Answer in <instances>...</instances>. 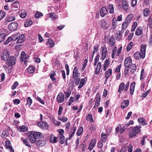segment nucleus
<instances>
[{
	"mask_svg": "<svg viewBox=\"0 0 152 152\" xmlns=\"http://www.w3.org/2000/svg\"><path fill=\"white\" fill-rule=\"evenodd\" d=\"M146 45L142 44L141 45L140 51H137L134 54V58L137 60L143 59L145 56Z\"/></svg>",
	"mask_w": 152,
	"mask_h": 152,
	"instance_id": "1",
	"label": "nucleus"
},
{
	"mask_svg": "<svg viewBox=\"0 0 152 152\" xmlns=\"http://www.w3.org/2000/svg\"><path fill=\"white\" fill-rule=\"evenodd\" d=\"M42 133L40 132H32L29 135V139L32 143H34L36 141L37 138L41 137Z\"/></svg>",
	"mask_w": 152,
	"mask_h": 152,
	"instance_id": "2",
	"label": "nucleus"
},
{
	"mask_svg": "<svg viewBox=\"0 0 152 152\" xmlns=\"http://www.w3.org/2000/svg\"><path fill=\"white\" fill-rule=\"evenodd\" d=\"M132 64V58L129 57H127L125 59L124 62V66H125L124 74L125 75L128 74V72L130 69V67Z\"/></svg>",
	"mask_w": 152,
	"mask_h": 152,
	"instance_id": "3",
	"label": "nucleus"
},
{
	"mask_svg": "<svg viewBox=\"0 0 152 152\" xmlns=\"http://www.w3.org/2000/svg\"><path fill=\"white\" fill-rule=\"evenodd\" d=\"M16 59L13 56H11L7 59V61L6 64L7 65H8L6 67H9V69L11 68L12 66L14 65L15 63ZM9 72H10L11 70L9 69Z\"/></svg>",
	"mask_w": 152,
	"mask_h": 152,
	"instance_id": "4",
	"label": "nucleus"
},
{
	"mask_svg": "<svg viewBox=\"0 0 152 152\" xmlns=\"http://www.w3.org/2000/svg\"><path fill=\"white\" fill-rule=\"evenodd\" d=\"M140 126H136L133 127L131 131L129 132V137H132L136 136L137 134H138L140 131Z\"/></svg>",
	"mask_w": 152,
	"mask_h": 152,
	"instance_id": "5",
	"label": "nucleus"
},
{
	"mask_svg": "<svg viewBox=\"0 0 152 152\" xmlns=\"http://www.w3.org/2000/svg\"><path fill=\"white\" fill-rule=\"evenodd\" d=\"M10 56L9 52L6 50H3L0 54L1 59L4 61H7Z\"/></svg>",
	"mask_w": 152,
	"mask_h": 152,
	"instance_id": "6",
	"label": "nucleus"
},
{
	"mask_svg": "<svg viewBox=\"0 0 152 152\" xmlns=\"http://www.w3.org/2000/svg\"><path fill=\"white\" fill-rule=\"evenodd\" d=\"M129 6L128 3L125 0H123L122 1L121 4H119L118 6V9L121 10L123 9L125 11H127Z\"/></svg>",
	"mask_w": 152,
	"mask_h": 152,
	"instance_id": "7",
	"label": "nucleus"
},
{
	"mask_svg": "<svg viewBox=\"0 0 152 152\" xmlns=\"http://www.w3.org/2000/svg\"><path fill=\"white\" fill-rule=\"evenodd\" d=\"M129 85V82H127L125 85V86L124 83H122L119 85L118 92L121 93L124 90L125 91H126L128 89Z\"/></svg>",
	"mask_w": 152,
	"mask_h": 152,
	"instance_id": "8",
	"label": "nucleus"
},
{
	"mask_svg": "<svg viewBox=\"0 0 152 152\" xmlns=\"http://www.w3.org/2000/svg\"><path fill=\"white\" fill-rule=\"evenodd\" d=\"M18 26V24L17 23H12L9 25L8 26V29L10 31H15L17 30Z\"/></svg>",
	"mask_w": 152,
	"mask_h": 152,
	"instance_id": "9",
	"label": "nucleus"
},
{
	"mask_svg": "<svg viewBox=\"0 0 152 152\" xmlns=\"http://www.w3.org/2000/svg\"><path fill=\"white\" fill-rule=\"evenodd\" d=\"M37 125L40 128L43 129H47L48 128V125L45 122H39L37 123Z\"/></svg>",
	"mask_w": 152,
	"mask_h": 152,
	"instance_id": "10",
	"label": "nucleus"
},
{
	"mask_svg": "<svg viewBox=\"0 0 152 152\" xmlns=\"http://www.w3.org/2000/svg\"><path fill=\"white\" fill-rule=\"evenodd\" d=\"M28 58V56L26 54L24 51H22L21 53V58L20 59V62L24 61V64L26 63V60Z\"/></svg>",
	"mask_w": 152,
	"mask_h": 152,
	"instance_id": "11",
	"label": "nucleus"
},
{
	"mask_svg": "<svg viewBox=\"0 0 152 152\" xmlns=\"http://www.w3.org/2000/svg\"><path fill=\"white\" fill-rule=\"evenodd\" d=\"M99 23L101 27L103 29L107 30L108 28L107 23L105 20H101Z\"/></svg>",
	"mask_w": 152,
	"mask_h": 152,
	"instance_id": "12",
	"label": "nucleus"
},
{
	"mask_svg": "<svg viewBox=\"0 0 152 152\" xmlns=\"http://www.w3.org/2000/svg\"><path fill=\"white\" fill-rule=\"evenodd\" d=\"M56 99L58 102H63L64 101V95L62 93L59 94L57 96Z\"/></svg>",
	"mask_w": 152,
	"mask_h": 152,
	"instance_id": "13",
	"label": "nucleus"
},
{
	"mask_svg": "<svg viewBox=\"0 0 152 152\" xmlns=\"http://www.w3.org/2000/svg\"><path fill=\"white\" fill-rule=\"evenodd\" d=\"M50 77L53 82V83L55 84L56 83V80L55 77L56 74L54 71L51 72L50 74Z\"/></svg>",
	"mask_w": 152,
	"mask_h": 152,
	"instance_id": "14",
	"label": "nucleus"
},
{
	"mask_svg": "<svg viewBox=\"0 0 152 152\" xmlns=\"http://www.w3.org/2000/svg\"><path fill=\"white\" fill-rule=\"evenodd\" d=\"M107 13V8L105 7H102L100 10V14L102 17H104Z\"/></svg>",
	"mask_w": 152,
	"mask_h": 152,
	"instance_id": "15",
	"label": "nucleus"
},
{
	"mask_svg": "<svg viewBox=\"0 0 152 152\" xmlns=\"http://www.w3.org/2000/svg\"><path fill=\"white\" fill-rule=\"evenodd\" d=\"M102 60H103L104 59L106 56L107 53V49L105 46L102 47Z\"/></svg>",
	"mask_w": 152,
	"mask_h": 152,
	"instance_id": "16",
	"label": "nucleus"
},
{
	"mask_svg": "<svg viewBox=\"0 0 152 152\" xmlns=\"http://www.w3.org/2000/svg\"><path fill=\"white\" fill-rule=\"evenodd\" d=\"M122 31H118L116 33L115 37L117 40L120 41L122 37Z\"/></svg>",
	"mask_w": 152,
	"mask_h": 152,
	"instance_id": "17",
	"label": "nucleus"
},
{
	"mask_svg": "<svg viewBox=\"0 0 152 152\" xmlns=\"http://www.w3.org/2000/svg\"><path fill=\"white\" fill-rule=\"evenodd\" d=\"M129 104V101L128 100H124L121 103V107L123 109H124L127 107Z\"/></svg>",
	"mask_w": 152,
	"mask_h": 152,
	"instance_id": "18",
	"label": "nucleus"
},
{
	"mask_svg": "<svg viewBox=\"0 0 152 152\" xmlns=\"http://www.w3.org/2000/svg\"><path fill=\"white\" fill-rule=\"evenodd\" d=\"M95 99H96L95 103L94 106V108H96L99 106L100 105V102L101 100V98L97 94L96 96Z\"/></svg>",
	"mask_w": 152,
	"mask_h": 152,
	"instance_id": "19",
	"label": "nucleus"
},
{
	"mask_svg": "<svg viewBox=\"0 0 152 152\" xmlns=\"http://www.w3.org/2000/svg\"><path fill=\"white\" fill-rule=\"evenodd\" d=\"M58 139L59 140V142L61 144L64 143L65 141V137L63 134H60L57 137Z\"/></svg>",
	"mask_w": 152,
	"mask_h": 152,
	"instance_id": "20",
	"label": "nucleus"
},
{
	"mask_svg": "<svg viewBox=\"0 0 152 152\" xmlns=\"http://www.w3.org/2000/svg\"><path fill=\"white\" fill-rule=\"evenodd\" d=\"M130 66V72L131 74H132L134 73L137 70L136 65L134 64H132Z\"/></svg>",
	"mask_w": 152,
	"mask_h": 152,
	"instance_id": "21",
	"label": "nucleus"
},
{
	"mask_svg": "<svg viewBox=\"0 0 152 152\" xmlns=\"http://www.w3.org/2000/svg\"><path fill=\"white\" fill-rule=\"evenodd\" d=\"M56 138L53 134H51L50 137V142L51 143H56L57 142Z\"/></svg>",
	"mask_w": 152,
	"mask_h": 152,
	"instance_id": "22",
	"label": "nucleus"
},
{
	"mask_svg": "<svg viewBox=\"0 0 152 152\" xmlns=\"http://www.w3.org/2000/svg\"><path fill=\"white\" fill-rule=\"evenodd\" d=\"M76 129V127L73 126V129H71L70 130V134L69 135V140H71L74 135Z\"/></svg>",
	"mask_w": 152,
	"mask_h": 152,
	"instance_id": "23",
	"label": "nucleus"
},
{
	"mask_svg": "<svg viewBox=\"0 0 152 152\" xmlns=\"http://www.w3.org/2000/svg\"><path fill=\"white\" fill-rule=\"evenodd\" d=\"M101 64H102L100 62H99L98 63L95 72V75H97L99 74L101 68Z\"/></svg>",
	"mask_w": 152,
	"mask_h": 152,
	"instance_id": "24",
	"label": "nucleus"
},
{
	"mask_svg": "<svg viewBox=\"0 0 152 152\" xmlns=\"http://www.w3.org/2000/svg\"><path fill=\"white\" fill-rule=\"evenodd\" d=\"M112 73V69H108L106 71L104 74L105 77L108 78Z\"/></svg>",
	"mask_w": 152,
	"mask_h": 152,
	"instance_id": "25",
	"label": "nucleus"
},
{
	"mask_svg": "<svg viewBox=\"0 0 152 152\" xmlns=\"http://www.w3.org/2000/svg\"><path fill=\"white\" fill-rule=\"evenodd\" d=\"M110 64V61L109 59H107L105 61L103 66L104 71H105L107 69Z\"/></svg>",
	"mask_w": 152,
	"mask_h": 152,
	"instance_id": "26",
	"label": "nucleus"
},
{
	"mask_svg": "<svg viewBox=\"0 0 152 152\" xmlns=\"http://www.w3.org/2000/svg\"><path fill=\"white\" fill-rule=\"evenodd\" d=\"M107 43L108 44H110L111 46H113L115 44V39L113 37H111L108 39Z\"/></svg>",
	"mask_w": 152,
	"mask_h": 152,
	"instance_id": "27",
	"label": "nucleus"
},
{
	"mask_svg": "<svg viewBox=\"0 0 152 152\" xmlns=\"http://www.w3.org/2000/svg\"><path fill=\"white\" fill-rule=\"evenodd\" d=\"M142 28L140 27H138L136 30L135 34L137 35H140L142 33Z\"/></svg>",
	"mask_w": 152,
	"mask_h": 152,
	"instance_id": "28",
	"label": "nucleus"
},
{
	"mask_svg": "<svg viewBox=\"0 0 152 152\" xmlns=\"http://www.w3.org/2000/svg\"><path fill=\"white\" fill-rule=\"evenodd\" d=\"M117 21L115 18H114L112 20V28L113 29H115L117 26Z\"/></svg>",
	"mask_w": 152,
	"mask_h": 152,
	"instance_id": "29",
	"label": "nucleus"
},
{
	"mask_svg": "<svg viewBox=\"0 0 152 152\" xmlns=\"http://www.w3.org/2000/svg\"><path fill=\"white\" fill-rule=\"evenodd\" d=\"M54 42L50 38L48 39V41L46 42V44L47 45H50L51 48L54 46Z\"/></svg>",
	"mask_w": 152,
	"mask_h": 152,
	"instance_id": "30",
	"label": "nucleus"
},
{
	"mask_svg": "<svg viewBox=\"0 0 152 152\" xmlns=\"http://www.w3.org/2000/svg\"><path fill=\"white\" fill-rule=\"evenodd\" d=\"M150 11L147 8H145L144 9L143 11V14L144 16L147 17L149 15Z\"/></svg>",
	"mask_w": 152,
	"mask_h": 152,
	"instance_id": "31",
	"label": "nucleus"
},
{
	"mask_svg": "<svg viewBox=\"0 0 152 152\" xmlns=\"http://www.w3.org/2000/svg\"><path fill=\"white\" fill-rule=\"evenodd\" d=\"M138 122L140 123H141L143 125H145L146 124V122L145 120L142 118H139L138 119Z\"/></svg>",
	"mask_w": 152,
	"mask_h": 152,
	"instance_id": "32",
	"label": "nucleus"
},
{
	"mask_svg": "<svg viewBox=\"0 0 152 152\" xmlns=\"http://www.w3.org/2000/svg\"><path fill=\"white\" fill-rule=\"evenodd\" d=\"M20 37V34L18 33L15 35H14L12 37V40L13 41H15L19 39Z\"/></svg>",
	"mask_w": 152,
	"mask_h": 152,
	"instance_id": "33",
	"label": "nucleus"
},
{
	"mask_svg": "<svg viewBox=\"0 0 152 152\" xmlns=\"http://www.w3.org/2000/svg\"><path fill=\"white\" fill-rule=\"evenodd\" d=\"M129 23L127 22V21L125 20V21L122 24V30H125Z\"/></svg>",
	"mask_w": 152,
	"mask_h": 152,
	"instance_id": "34",
	"label": "nucleus"
},
{
	"mask_svg": "<svg viewBox=\"0 0 152 152\" xmlns=\"http://www.w3.org/2000/svg\"><path fill=\"white\" fill-rule=\"evenodd\" d=\"M32 24L31 21L30 20H27L25 23L24 26L26 27L31 25Z\"/></svg>",
	"mask_w": 152,
	"mask_h": 152,
	"instance_id": "35",
	"label": "nucleus"
},
{
	"mask_svg": "<svg viewBox=\"0 0 152 152\" xmlns=\"http://www.w3.org/2000/svg\"><path fill=\"white\" fill-rule=\"evenodd\" d=\"M86 119L87 121H89L91 122H92L93 121V120L92 115L91 114H88L86 118Z\"/></svg>",
	"mask_w": 152,
	"mask_h": 152,
	"instance_id": "36",
	"label": "nucleus"
},
{
	"mask_svg": "<svg viewBox=\"0 0 152 152\" xmlns=\"http://www.w3.org/2000/svg\"><path fill=\"white\" fill-rule=\"evenodd\" d=\"M6 35L5 34H0V43L3 41L5 39Z\"/></svg>",
	"mask_w": 152,
	"mask_h": 152,
	"instance_id": "37",
	"label": "nucleus"
},
{
	"mask_svg": "<svg viewBox=\"0 0 152 152\" xmlns=\"http://www.w3.org/2000/svg\"><path fill=\"white\" fill-rule=\"evenodd\" d=\"M15 18L13 16H9L8 17L6 20L7 22H11L15 20Z\"/></svg>",
	"mask_w": 152,
	"mask_h": 152,
	"instance_id": "38",
	"label": "nucleus"
},
{
	"mask_svg": "<svg viewBox=\"0 0 152 152\" xmlns=\"http://www.w3.org/2000/svg\"><path fill=\"white\" fill-rule=\"evenodd\" d=\"M83 130V127L82 126H81L78 128L77 132V135L78 136H80Z\"/></svg>",
	"mask_w": 152,
	"mask_h": 152,
	"instance_id": "39",
	"label": "nucleus"
},
{
	"mask_svg": "<svg viewBox=\"0 0 152 152\" xmlns=\"http://www.w3.org/2000/svg\"><path fill=\"white\" fill-rule=\"evenodd\" d=\"M85 84V80L84 79L82 78L81 79L80 85L78 87V88L80 89Z\"/></svg>",
	"mask_w": 152,
	"mask_h": 152,
	"instance_id": "40",
	"label": "nucleus"
},
{
	"mask_svg": "<svg viewBox=\"0 0 152 152\" xmlns=\"http://www.w3.org/2000/svg\"><path fill=\"white\" fill-rule=\"evenodd\" d=\"M43 15L42 13L39 12H37L34 15V17L36 18H39L40 17L43 16Z\"/></svg>",
	"mask_w": 152,
	"mask_h": 152,
	"instance_id": "41",
	"label": "nucleus"
},
{
	"mask_svg": "<svg viewBox=\"0 0 152 152\" xmlns=\"http://www.w3.org/2000/svg\"><path fill=\"white\" fill-rule=\"evenodd\" d=\"M108 9H110V12L112 13L114 12V9L113 6V4H109L108 6Z\"/></svg>",
	"mask_w": 152,
	"mask_h": 152,
	"instance_id": "42",
	"label": "nucleus"
},
{
	"mask_svg": "<svg viewBox=\"0 0 152 152\" xmlns=\"http://www.w3.org/2000/svg\"><path fill=\"white\" fill-rule=\"evenodd\" d=\"M6 13L3 10H1L0 11V20L4 17Z\"/></svg>",
	"mask_w": 152,
	"mask_h": 152,
	"instance_id": "43",
	"label": "nucleus"
},
{
	"mask_svg": "<svg viewBox=\"0 0 152 152\" xmlns=\"http://www.w3.org/2000/svg\"><path fill=\"white\" fill-rule=\"evenodd\" d=\"M137 25V23L136 22H135L132 25V29L131 31L132 32L134 31L136 28Z\"/></svg>",
	"mask_w": 152,
	"mask_h": 152,
	"instance_id": "44",
	"label": "nucleus"
},
{
	"mask_svg": "<svg viewBox=\"0 0 152 152\" xmlns=\"http://www.w3.org/2000/svg\"><path fill=\"white\" fill-rule=\"evenodd\" d=\"M101 139L103 142H105L106 140L107 135L102 133L101 135Z\"/></svg>",
	"mask_w": 152,
	"mask_h": 152,
	"instance_id": "45",
	"label": "nucleus"
},
{
	"mask_svg": "<svg viewBox=\"0 0 152 152\" xmlns=\"http://www.w3.org/2000/svg\"><path fill=\"white\" fill-rule=\"evenodd\" d=\"M74 99V98L73 97L71 96V97H70L69 100L67 103L68 105H70L71 103L73 102Z\"/></svg>",
	"mask_w": 152,
	"mask_h": 152,
	"instance_id": "46",
	"label": "nucleus"
},
{
	"mask_svg": "<svg viewBox=\"0 0 152 152\" xmlns=\"http://www.w3.org/2000/svg\"><path fill=\"white\" fill-rule=\"evenodd\" d=\"M49 15L50 17L53 20L57 18V15L54 12L50 13Z\"/></svg>",
	"mask_w": 152,
	"mask_h": 152,
	"instance_id": "47",
	"label": "nucleus"
},
{
	"mask_svg": "<svg viewBox=\"0 0 152 152\" xmlns=\"http://www.w3.org/2000/svg\"><path fill=\"white\" fill-rule=\"evenodd\" d=\"M34 71V69L33 66H31L28 68V72L30 73H33Z\"/></svg>",
	"mask_w": 152,
	"mask_h": 152,
	"instance_id": "48",
	"label": "nucleus"
},
{
	"mask_svg": "<svg viewBox=\"0 0 152 152\" xmlns=\"http://www.w3.org/2000/svg\"><path fill=\"white\" fill-rule=\"evenodd\" d=\"M133 45V43L132 42H131L127 46L126 49L127 51H129L132 48V47Z\"/></svg>",
	"mask_w": 152,
	"mask_h": 152,
	"instance_id": "49",
	"label": "nucleus"
},
{
	"mask_svg": "<svg viewBox=\"0 0 152 152\" xmlns=\"http://www.w3.org/2000/svg\"><path fill=\"white\" fill-rule=\"evenodd\" d=\"M43 141L42 139H39L37 141L36 143L37 145H40V146H42V142Z\"/></svg>",
	"mask_w": 152,
	"mask_h": 152,
	"instance_id": "50",
	"label": "nucleus"
},
{
	"mask_svg": "<svg viewBox=\"0 0 152 152\" xmlns=\"http://www.w3.org/2000/svg\"><path fill=\"white\" fill-rule=\"evenodd\" d=\"M20 130L21 132H25L27 130V127L25 125L21 126L19 127Z\"/></svg>",
	"mask_w": 152,
	"mask_h": 152,
	"instance_id": "51",
	"label": "nucleus"
},
{
	"mask_svg": "<svg viewBox=\"0 0 152 152\" xmlns=\"http://www.w3.org/2000/svg\"><path fill=\"white\" fill-rule=\"evenodd\" d=\"M78 72L73 73L72 74V77L74 80H77L79 78V76L78 75Z\"/></svg>",
	"mask_w": 152,
	"mask_h": 152,
	"instance_id": "52",
	"label": "nucleus"
},
{
	"mask_svg": "<svg viewBox=\"0 0 152 152\" xmlns=\"http://www.w3.org/2000/svg\"><path fill=\"white\" fill-rule=\"evenodd\" d=\"M132 18V16L131 15H129L126 17L125 20L127 21V22L130 23V21Z\"/></svg>",
	"mask_w": 152,
	"mask_h": 152,
	"instance_id": "53",
	"label": "nucleus"
},
{
	"mask_svg": "<svg viewBox=\"0 0 152 152\" xmlns=\"http://www.w3.org/2000/svg\"><path fill=\"white\" fill-rule=\"evenodd\" d=\"M96 139L95 138H93L91 140L90 144L94 147L96 145Z\"/></svg>",
	"mask_w": 152,
	"mask_h": 152,
	"instance_id": "54",
	"label": "nucleus"
},
{
	"mask_svg": "<svg viewBox=\"0 0 152 152\" xmlns=\"http://www.w3.org/2000/svg\"><path fill=\"white\" fill-rule=\"evenodd\" d=\"M58 119L63 122H66L68 120L67 118L66 117H60Z\"/></svg>",
	"mask_w": 152,
	"mask_h": 152,
	"instance_id": "55",
	"label": "nucleus"
},
{
	"mask_svg": "<svg viewBox=\"0 0 152 152\" xmlns=\"http://www.w3.org/2000/svg\"><path fill=\"white\" fill-rule=\"evenodd\" d=\"M27 103L29 107H30L32 103V100L30 97H28L27 99Z\"/></svg>",
	"mask_w": 152,
	"mask_h": 152,
	"instance_id": "56",
	"label": "nucleus"
},
{
	"mask_svg": "<svg viewBox=\"0 0 152 152\" xmlns=\"http://www.w3.org/2000/svg\"><path fill=\"white\" fill-rule=\"evenodd\" d=\"M23 143L26 146L30 147H31V145L29 144L28 142L27 141V139H24L23 140Z\"/></svg>",
	"mask_w": 152,
	"mask_h": 152,
	"instance_id": "57",
	"label": "nucleus"
},
{
	"mask_svg": "<svg viewBox=\"0 0 152 152\" xmlns=\"http://www.w3.org/2000/svg\"><path fill=\"white\" fill-rule=\"evenodd\" d=\"M18 82L16 81L15 82L13 85L11 87V89L12 90H14L15 89L16 87L18 86Z\"/></svg>",
	"mask_w": 152,
	"mask_h": 152,
	"instance_id": "58",
	"label": "nucleus"
},
{
	"mask_svg": "<svg viewBox=\"0 0 152 152\" xmlns=\"http://www.w3.org/2000/svg\"><path fill=\"white\" fill-rule=\"evenodd\" d=\"M18 3L17 2H15L12 3V8H18Z\"/></svg>",
	"mask_w": 152,
	"mask_h": 152,
	"instance_id": "59",
	"label": "nucleus"
},
{
	"mask_svg": "<svg viewBox=\"0 0 152 152\" xmlns=\"http://www.w3.org/2000/svg\"><path fill=\"white\" fill-rule=\"evenodd\" d=\"M133 146L131 144H129L127 147L128 152H132V151Z\"/></svg>",
	"mask_w": 152,
	"mask_h": 152,
	"instance_id": "60",
	"label": "nucleus"
},
{
	"mask_svg": "<svg viewBox=\"0 0 152 152\" xmlns=\"http://www.w3.org/2000/svg\"><path fill=\"white\" fill-rule=\"evenodd\" d=\"M148 24L149 25V26H151V25H152V15H150L148 20Z\"/></svg>",
	"mask_w": 152,
	"mask_h": 152,
	"instance_id": "61",
	"label": "nucleus"
},
{
	"mask_svg": "<svg viewBox=\"0 0 152 152\" xmlns=\"http://www.w3.org/2000/svg\"><path fill=\"white\" fill-rule=\"evenodd\" d=\"M89 129L91 132H94L96 129V126L94 125H91L89 128Z\"/></svg>",
	"mask_w": 152,
	"mask_h": 152,
	"instance_id": "62",
	"label": "nucleus"
},
{
	"mask_svg": "<svg viewBox=\"0 0 152 152\" xmlns=\"http://www.w3.org/2000/svg\"><path fill=\"white\" fill-rule=\"evenodd\" d=\"M12 40V37H9L5 42L4 44L5 45H7L9 43V42L11 41Z\"/></svg>",
	"mask_w": 152,
	"mask_h": 152,
	"instance_id": "63",
	"label": "nucleus"
},
{
	"mask_svg": "<svg viewBox=\"0 0 152 152\" xmlns=\"http://www.w3.org/2000/svg\"><path fill=\"white\" fill-rule=\"evenodd\" d=\"M70 125V123L68 122L66 124V130L67 132L69 131V128Z\"/></svg>",
	"mask_w": 152,
	"mask_h": 152,
	"instance_id": "64",
	"label": "nucleus"
}]
</instances>
